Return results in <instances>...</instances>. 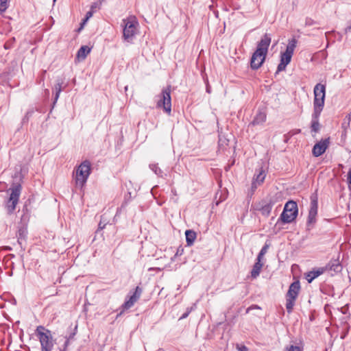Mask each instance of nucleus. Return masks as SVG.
Listing matches in <instances>:
<instances>
[{
    "label": "nucleus",
    "instance_id": "19",
    "mask_svg": "<svg viewBox=\"0 0 351 351\" xmlns=\"http://www.w3.org/2000/svg\"><path fill=\"white\" fill-rule=\"evenodd\" d=\"M263 264L262 263L256 262L251 271V276L256 278L261 273Z\"/></svg>",
    "mask_w": 351,
    "mask_h": 351
},
{
    "label": "nucleus",
    "instance_id": "12",
    "mask_svg": "<svg viewBox=\"0 0 351 351\" xmlns=\"http://www.w3.org/2000/svg\"><path fill=\"white\" fill-rule=\"evenodd\" d=\"M330 145V138L322 139L317 142L313 147L312 154L315 157H319L322 155L328 149Z\"/></svg>",
    "mask_w": 351,
    "mask_h": 351
},
{
    "label": "nucleus",
    "instance_id": "24",
    "mask_svg": "<svg viewBox=\"0 0 351 351\" xmlns=\"http://www.w3.org/2000/svg\"><path fill=\"white\" fill-rule=\"evenodd\" d=\"M9 0H0V14L5 12L8 6Z\"/></svg>",
    "mask_w": 351,
    "mask_h": 351
},
{
    "label": "nucleus",
    "instance_id": "14",
    "mask_svg": "<svg viewBox=\"0 0 351 351\" xmlns=\"http://www.w3.org/2000/svg\"><path fill=\"white\" fill-rule=\"evenodd\" d=\"M323 268L326 269V271H330L331 276H334L338 273H340L342 270V265L339 262V260L333 259L331 260L325 267Z\"/></svg>",
    "mask_w": 351,
    "mask_h": 351
},
{
    "label": "nucleus",
    "instance_id": "26",
    "mask_svg": "<svg viewBox=\"0 0 351 351\" xmlns=\"http://www.w3.org/2000/svg\"><path fill=\"white\" fill-rule=\"evenodd\" d=\"M302 348L300 346L291 345L289 347H287L285 351H302Z\"/></svg>",
    "mask_w": 351,
    "mask_h": 351
},
{
    "label": "nucleus",
    "instance_id": "7",
    "mask_svg": "<svg viewBox=\"0 0 351 351\" xmlns=\"http://www.w3.org/2000/svg\"><path fill=\"white\" fill-rule=\"evenodd\" d=\"M90 163L88 160L82 162L77 168L75 175L76 186L82 188L90 173Z\"/></svg>",
    "mask_w": 351,
    "mask_h": 351
},
{
    "label": "nucleus",
    "instance_id": "28",
    "mask_svg": "<svg viewBox=\"0 0 351 351\" xmlns=\"http://www.w3.org/2000/svg\"><path fill=\"white\" fill-rule=\"evenodd\" d=\"M93 14L91 12H88L86 13V18L84 19L82 23V25H83L88 20L89 18H90L92 16Z\"/></svg>",
    "mask_w": 351,
    "mask_h": 351
},
{
    "label": "nucleus",
    "instance_id": "5",
    "mask_svg": "<svg viewBox=\"0 0 351 351\" xmlns=\"http://www.w3.org/2000/svg\"><path fill=\"white\" fill-rule=\"evenodd\" d=\"M36 333L41 345V351H51L53 346L51 331L43 326H38Z\"/></svg>",
    "mask_w": 351,
    "mask_h": 351
},
{
    "label": "nucleus",
    "instance_id": "36",
    "mask_svg": "<svg viewBox=\"0 0 351 351\" xmlns=\"http://www.w3.org/2000/svg\"><path fill=\"white\" fill-rule=\"evenodd\" d=\"M56 0H53V1H56Z\"/></svg>",
    "mask_w": 351,
    "mask_h": 351
},
{
    "label": "nucleus",
    "instance_id": "30",
    "mask_svg": "<svg viewBox=\"0 0 351 351\" xmlns=\"http://www.w3.org/2000/svg\"><path fill=\"white\" fill-rule=\"evenodd\" d=\"M263 256H264V255H261V252H259V254H258V257H257V260H256L257 261H256V262L261 263V261H262V259H263Z\"/></svg>",
    "mask_w": 351,
    "mask_h": 351
},
{
    "label": "nucleus",
    "instance_id": "33",
    "mask_svg": "<svg viewBox=\"0 0 351 351\" xmlns=\"http://www.w3.org/2000/svg\"><path fill=\"white\" fill-rule=\"evenodd\" d=\"M348 179H349L350 188L351 189V170L348 173Z\"/></svg>",
    "mask_w": 351,
    "mask_h": 351
},
{
    "label": "nucleus",
    "instance_id": "22",
    "mask_svg": "<svg viewBox=\"0 0 351 351\" xmlns=\"http://www.w3.org/2000/svg\"><path fill=\"white\" fill-rule=\"evenodd\" d=\"M350 120H351V115H350V114H348V115H346V117H345V119L341 124V128L343 130H347L348 128L350 127Z\"/></svg>",
    "mask_w": 351,
    "mask_h": 351
},
{
    "label": "nucleus",
    "instance_id": "23",
    "mask_svg": "<svg viewBox=\"0 0 351 351\" xmlns=\"http://www.w3.org/2000/svg\"><path fill=\"white\" fill-rule=\"evenodd\" d=\"M266 119V115L264 113L258 114L253 121L254 124H258L261 122L265 121Z\"/></svg>",
    "mask_w": 351,
    "mask_h": 351
},
{
    "label": "nucleus",
    "instance_id": "32",
    "mask_svg": "<svg viewBox=\"0 0 351 351\" xmlns=\"http://www.w3.org/2000/svg\"><path fill=\"white\" fill-rule=\"evenodd\" d=\"M346 136H347V130H343L341 137H342V138H343L345 140L346 138Z\"/></svg>",
    "mask_w": 351,
    "mask_h": 351
},
{
    "label": "nucleus",
    "instance_id": "10",
    "mask_svg": "<svg viewBox=\"0 0 351 351\" xmlns=\"http://www.w3.org/2000/svg\"><path fill=\"white\" fill-rule=\"evenodd\" d=\"M156 107L163 108L164 111L168 114L171 112V86H169L164 88L162 91L160 99L157 101Z\"/></svg>",
    "mask_w": 351,
    "mask_h": 351
},
{
    "label": "nucleus",
    "instance_id": "13",
    "mask_svg": "<svg viewBox=\"0 0 351 351\" xmlns=\"http://www.w3.org/2000/svg\"><path fill=\"white\" fill-rule=\"evenodd\" d=\"M142 294V289L139 287H136L135 289V291L133 295H131L128 300H127L122 305V308L123 310H128L132 307L134 304L138 300L141 295Z\"/></svg>",
    "mask_w": 351,
    "mask_h": 351
},
{
    "label": "nucleus",
    "instance_id": "20",
    "mask_svg": "<svg viewBox=\"0 0 351 351\" xmlns=\"http://www.w3.org/2000/svg\"><path fill=\"white\" fill-rule=\"evenodd\" d=\"M265 178V175L264 174L263 171H261L256 176V177L254 179V181L252 183L253 186H256V183L259 185L261 184L264 182Z\"/></svg>",
    "mask_w": 351,
    "mask_h": 351
},
{
    "label": "nucleus",
    "instance_id": "11",
    "mask_svg": "<svg viewBox=\"0 0 351 351\" xmlns=\"http://www.w3.org/2000/svg\"><path fill=\"white\" fill-rule=\"evenodd\" d=\"M318 203L316 197H311L310 209L307 219V226L312 228L316 222L317 215Z\"/></svg>",
    "mask_w": 351,
    "mask_h": 351
},
{
    "label": "nucleus",
    "instance_id": "27",
    "mask_svg": "<svg viewBox=\"0 0 351 351\" xmlns=\"http://www.w3.org/2000/svg\"><path fill=\"white\" fill-rule=\"evenodd\" d=\"M236 348L238 351H248V348L243 344H236Z\"/></svg>",
    "mask_w": 351,
    "mask_h": 351
},
{
    "label": "nucleus",
    "instance_id": "6",
    "mask_svg": "<svg viewBox=\"0 0 351 351\" xmlns=\"http://www.w3.org/2000/svg\"><path fill=\"white\" fill-rule=\"evenodd\" d=\"M21 189V185L16 184L12 185V187L8 190V192L10 193V197L6 202L5 208L10 215L12 214L16 208L19 200Z\"/></svg>",
    "mask_w": 351,
    "mask_h": 351
},
{
    "label": "nucleus",
    "instance_id": "1",
    "mask_svg": "<svg viewBox=\"0 0 351 351\" xmlns=\"http://www.w3.org/2000/svg\"><path fill=\"white\" fill-rule=\"evenodd\" d=\"M270 43L271 38L267 34H265L258 43L256 49L252 56L250 66L252 69H258L263 65L265 60Z\"/></svg>",
    "mask_w": 351,
    "mask_h": 351
},
{
    "label": "nucleus",
    "instance_id": "34",
    "mask_svg": "<svg viewBox=\"0 0 351 351\" xmlns=\"http://www.w3.org/2000/svg\"><path fill=\"white\" fill-rule=\"evenodd\" d=\"M189 312H187V313H186L183 314V315H182V316L180 317V319H184V318L187 317V316L189 315Z\"/></svg>",
    "mask_w": 351,
    "mask_h": 351
},
{
    "label": "nucleus",
    "instance_id": "16",
    "mask_svg": "<svg viewBox=\"0 0 351 351\" xmlns=\"http://www.w3.org/2000/svg\"><path fill=\"white\" fill-rule=\"evenodd\" d=\"M274 202L269 200L267 202H263L261 206L258 208L263 216L268 217L271 211Z\"/></svg>",
    "mask_w": 351,
    "mask_h": 351
},
{
    "label": "nucleus",
    "instance_id": "4",
    "mask_svg": "<svg viewBox=\"0 0 351 351\" xmlns=\"http://www.w3.org/2000/svg\"><path fill=\"white\" fill-rule=\"evenodd\" d=\"M296 45L297 40L295 38L289 40L285 51L282 53L280 55V62L277 68L278 72L285 71L286 66L290 63L294 50L296 47Z\"/></svg>",
    "mask_w": 351,
    "mask_h": 351
},
{
    "label": "nucleus",
    "instance_id": "31",
    "mask_svg": "<svg viewBox=\"0 0 351 351\" xmlns=\"http://www.w3.org/2000/svg\"><path fill=\"white\" fill-rule=\"evenodd\" d=\"M105 226H106V224L103 223L102 221H101L99 223V229H100V230L104 229L105 228Z\"/></svg>",
    "mask_w": 351,
    "mask_h": 351
},
{
    "label": "nucleus",
    "instance_id": "25",
    "mask_svg": "<svg viewBox=\"0 0 351 351\" xmlns=\"http://www.w3.org/2000/svg\"><path fill=\"white\" fill-rule=\"evenodd\" d=\"M62 82H58L56 85H55V89H56V98L55 99L57 100L58 97H59V95L61 92V88H62Z\"/></svg>",
    "mask_w": 351,
    "mask_h": 351
},
{
    "label": "nucleus",
    "instance_id": "15",
    "mask_svg": "<svg viewBox=\"0 0 351 351\" xmlns=\"http://www.w3.org/2000/svg\"><path fill=\"white\" fill-rule=\"evenodd\" d=\"M326 271V269L319 267L308 271L305 274V278L308 282L311 283L314 279L323 274Z\"/></svg>",
    "mask_w": 351,
    "mask_h": 351
},
{
    "label": "nucleus",
    "instance_id": "29",
    "mask_svg": "<svg viewBox=\"0 0 351 351\" xmlns=\"http://www.w3.org/2000/svg\"><path fill=\"white\" fill-rule=\"evenodd\" d=\"M267 248H268V245H267L263 247V248L261 249V250L260 252L261 253V255H265L267 253Z\"/></svg>",
    "mask_w": 351,
    "mask_h": 351
},
{
    "label": "nucleus",
    "instance_id": "17",
    "mask_svg": "<svg viewBox=\"0 0 351 351\" xmlns=\"http://www.w3.org/2000/svg\"><path fill=\"white\" fill-rule=\"evenodd\" d=\"M185 235H186V241L187 245L191 246L194 243V242L196 239V237H197L196 232L191 230H187L185 232Z\"/></svg>",
    "mask_w": 351,
    "mask_h": 351
},
{
    "label": "nucleus",
    "instance_id": "8",
    "mask_svg": "<svg viewBox=\"0 0 351 351\" xmlns=\"http://www.w3.org/2000/svg\"><path fill=\"white\" fill-rule=\"evenodd\" d=\"M124 25L123 38L130 42L136 33L138 22L134 16H130L123 20Z\"/></svg>",
    "mask_w": 351,
    "mask_h": 351
},
{
    "label": "nucleus",
    "instance_id": "3",
    "mask_svg": "<svg viewBox=\"0 0 351 351\" xmlns=\"http://www.w3.org/2000/svg\"><path fill=\"white\" fill-rule=\"evenodd\" d=\"M314 114L319 116L324 108L326 96V86L322 84H317L314 87Z\"/></svg>",
    "mask_w": 351,
    "mask_h": 351
},
{
    "label": "nucleus",
    "instance_id": "9",
    "mask_svg": "<svg viewBox=\"0 0 351 351\" xmlns=\"http://www.w3.org/2000/svg\"><path fill=\"white\" fill-rule=\"evenodd\" d=\"M298 213V208L296 202L291 200L285 204L280 219L284 223H291L296 219Z\"/></svg>",
    "mask_w": 351,
    "mask_h": 351
},
{
    "label": "nucleus",
    "instance_id": "35",
    "mask_svg": "<svg viewBox=\"0 0 351 351\" xmlns=\"http://www.w3.org/2000/svg\"><path fill=\"white\" fill-rule=\"evenodd\" d=\"M68 344H69V340H67V341L65 342V344H64V346H65L64 350H62V351H66L65 350H66V347H67Z\"/></svg>",
    "mask_w": 351,
    "mask_h": 351
},
{
    "label": "nucleus",
    "instance_id": "21",
    "mask_svg": "<svg viewBox=\"0 0 351 351\" xmlns=\"http://www.w3.org/2000/svg\"><path fill=\"white\" fill-rule=\"evenodd\" d=\"M315 119L312 121V123H311V130H312V131L317 132L319 130L320 125H319V123L317 119L319 116H317L316 114H315Z\"/></svg>",
    "mask_w": 351,
    "mask_h": 351
},
{
    "label": "nucleus",
    "instance_id": "2",
    "mask_svg": "<svg viewBox=\"0 0 351 351\" xmlns=\"http://www.w3.org/2000/svg\"><path fill=\"white\" fill-rule=\"evenodd\" d=\"M300 283L299 280L292 282L286 293V309L289 313L293 311L295 301L300 291Z\"/></svg>",
    "mask_w": 351,
    "mask_h": 351
},
{
    "label": "nucleus",
    "instance_id": "18",
    "mask_svg": "<svg viewBox=\"0 0 351 351\" xmlns=\"http://www.w3.org/2000/svg\"><path fill=\"white\" fill-rule=\"evenodd\" d=\"M90 48L88 46H82L77 51V58L80 60H84L87 55L90 52Z\"/></svg>",
    "mask_w": 351,
    "mask_h": 351
}]
</instances>
